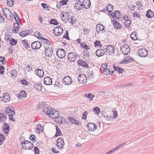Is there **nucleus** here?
Masks as SVG:
<instances>
[{
  "instance_id": "nucleus-1",
  "label": "nucleus",
  "mask_w": 154,
  "mask_h": 154,
  "mask_svg": "<svg viewBox=\"0 0 154 154\" xmlns=\"http://www.w3.org/2000/svg\"><path fill=\"white\" fill-rule=\"evenodd\" d=\"M22 146L24 149H31L33 146V144L30 141L27 140H25L22 142Z\"/></svg>"
},
{
  "instance_id": "nucleus-2",
  "label": "nucleus",
  "mask_w": 154,
  "mask_h": 154,
  "mask_svg": "<svg viewBox=\"0 0 154 154\" xmlns=\"http://www.w3.org/2000/svg\"><path fill=\"white\" fill-rule=\"evenodd\" d=\"M78 80L80 83L84 84L87 82V78L84 74H81L79 75Z\"/></svg>"
},
{
  "instance_id": "nucleus-3",
  "label": "nucleus",
  "mask_w": 154,
  "mask_h": 154,
  "mask_svg": "<svg viewBox=\"0 0 154 154\" xmlns=\"http://www.w3.org/2000/svg\"><path fill=\"white\" fill-rule=\"evenodd\" d=\"M105 50L107 52V54L110 55L114 52L115 51V49L113 46L108 45L106 46Z\"/></svg>"
},
{
  "instance_id": "nucleus-4",
  "label": "nucleus",
  "mask_w": 154,
  "mask_h": 154,
  "mask_svg": "<svg viewBox=\"0 0 154 154\" xmlns=\"http://www.w3.org/2000/svg\"><path fill=\"white\" fill-rule=\"evenodd\" d=\"M54 33L56 36H60L63 33V29L60 26H56L53 30Z\"/></svg>"
},
{
  "instance_id": "nucleus-5",
  "label": "nucleus",
  "mask_w": 154,
  "mask_h": 154,
  "mask_svg": "<svg viewBox=\"0 0 154 154\" xmlns=\"http://www.w3.org/2000/svg\"><path fill=\"white\" fill-rule=\"evenodd\" d=\"M45 54L46 56L51 57L53 53V49L51 46H48V47H45Z\"/></svg>"
},
{
  "instance_id": "nucleus-6",
  "label": "nucleus",
  "mask_w": 154,
  "mask_h": 154,
  "mask_svg": "<svg viewBox=\"0 0 154 154\" xmlns=\"http://www.w3.org/2000/svg\"><path fill=\"white\" fill-rule=\"evenodd\" d=\"M68 59L70 62H74L77 59L76 54L74 52L69 53L67 55Z\"/></svg>"
},
{
  "instance_id": "nucleus-7",
  "label": "nucleus",
  "mask_w": 154,
  "mask_h": 154,
  "mask_svg": "<svg viewBox=\"0 0 154 154\" xmlns=\"http://www.w3.org/2000/svg\"><path fill=\"white\" fill-rule=\"evenodd\" d=\"M56 54L59 58H62L65 57L66 52L63 49H59L56 51Z\"/></svg>"
},
{
  "instance_id": "nucleus-8",
  "label": "nucleus",
  "mask_w": 154,
  "mask_h": 154,
  "mask_svg": "<svg viewBox=\"0 0 154 154\" xmlns=\"http://www.w3.org/2000/svg\"><path fill=\"white\" fill-rule=\"evenodd\" d=\"M121 51L123 54L127 55L130 51V48L128 45H125L121 48Z\"/></svg>"
},
{
  "instance_id": "nucleus-9",
  "label": "nucleus",
  "mask_w": 154,
  "mask_h": 154,
  "mask_svg": "<svg viewBox=\"0 0 154 154\" xmlns=\"http://www.w3.org/2000/svg\"><path fill=\"white\" fill-rule=\"evenodd\" d=\"M63 82L66 85H70L72 82L71 78L69 76H65L63 80Z\"/></svg>"
},
{
  "instance_id": "nucleus-10",
  "label": "nucleus",
  "mask_w": 154,
  "mask_h": 154,
  "mask_svg": "<svg viewBox=\"0 0 154 154\" xmlns=\"http://www.w3.org/2000/svg\"><path fill=\"white\" fill-rule=\"evenodd\" d=\"M87 128L89 131H94L97 128V125L95 124L89 123L87 125Z\"/></svg>"
},
{
  "instance_id": "nucleus-11",
  "label": "nucleus",
  "mask_w": 154,
  "mask_h": 154,
  "mask_svg": "<svg viewBox=\"0 0 154 154\" xmlns=\"http://www.w3.org/2000/svg\"><path fill=\"white\" fill-rule=\"evenodd\" d=\"M64 143L63 140L61 138H59L57 140V146L58 149H60L64 146Z\"/></svg>"
},
{
  "instance_id": "nucleus-12",
  "label": "nucleus",
  "mask_w": 154,
  "mask_h": 154,
  "mask_svg": "<svg viewBox=\"0 0 154 154\" xmlns=\"http://www.w3.org/2000/svg\"><path fill=\"white\" fill-rule=\"evenodd\" d=\"M62 19L65 22H67L69 20V15L67 11L63 12L61 14Z\"/></svg>"
},
{
  "instance_id": "nucleus-13",
  "label": "nucleus",
  "mask_w": 154,
  "mask_h": 154,
  "mask_svg": "<svg viewBox=\"0 0 154 154\" xmlns=\"http://www.w3.org/2000/svg\"><path fill=\"white\" fill-rule=\"evenodd\" d=\"M147 51L145 49H141L138 51V54L141 57H146L147 54Z\"/></svg>"
},
{
  "instance_id": "nucleus-14",
  "label": "nucleus",
  "mask_w": 154,
  "mask_h": 154,
  "mask_svg": "<svg viewBox=\"0 0 154 154\" xmlns=\"http://www.w3.org/2000/svg\"><path fill=\"white\" fill-rule=\"evenodd\" d=\"M42 45V43L36 41L33 42L31 44V47L33 49H39Z\"/></svg>"
},
{
  "instance_id": "nucleus-15",
  "label": "nucleus",
  "mask_w": 154,
  "mask_h": 154,
  "mask_svg": "<svg viewBox=\"0 0 154 154\" xmlns=\"http://www.w3.org/2000/svg\"><path fill=\"white\" fill-rule=\"evenodd\" d=\"M101 67L103 69V71L104 73L106 75H108L110 73V71L109 69L107 68V65L104 63L102 64Z\"/></svg>"
},
{
  "instance_id": "nucleus-16",
  "label": "nucleus",
  "mask_w": 154,
  "mask_h": 154,
  "mask_svg": "<svg viewBox=\"0 0 154 154\" xmlns=\"http://www.w3.org/2000/svg\"><path fill=\"white\" fill-rule=\"evenodd\" d=\"M2 11L5 16L6 17L8 15L11 18V15H12V13L8 8H4L2 9Z\"/></svg>"
},
{
  "instance_id": "nucleus-17",
  "label": "nucleus",
  "mask_w": 154,
  "mask_h": 154,
  "mask_svg": "<svg viewBox=\"0 0 154 154\" xmlns=\"http://www.w3.org/2000/svg\"><path fill=\"white\" fill-rule=\"evenodd\" d=\"M11 100L10 95L8 93H5L3 94L2 100L3 102L5 103L9 102Z\"/></svg>"
},
{
  "instance_id": "nucleus-18",
  "label": "nucleus",
  "mask_w": 154,
  "mask_h": 154,
  "mask_svg": "<svg viewBox=\"0 0 154 154\" xmlns=\"http://www.w3.org/2000/svg\"><path fill=\"white\" fill-rule=\"evenodd\" d=\"M132 60V58L130 56H127L126 57H125L124 60L123 59L120 62V63L126 64L131 61ZM133 60L134 59H133Z\"/></svg>"
},
{
  "instance_id": "nucleus-19",
  "label": "nucleus",
  "mask_w": 154,
  "mask_h": 154,
  "mask_svg": "<svg viewBox=\"0 0 154 154\" xmlns=\"http://www.w3.org/2000/svg\"><path fill=\"white\" fill-rule=\"evenodd\" d=\"M82 6L86 9L88 8L91 5V2L90 0H84L82 3Z\"/></svg>"
},
{
  "instance_id": "nucleus-20",
  "label": "nucleus",
  "mask_w": 154,
  "mask_h": 154,
  "mask_svg": "<svg viewBox=\"0 0 154 154\" xmlns=\"http://www.w3.org/2000/svg\"><path fill=\"white\" fill-rule=\"evenodd\" d=\"M44 83L46 85H50L52 83V80L49 77H47L44 79Z\"/></svg>"
},
{
  "instance_id": "nucleus-21",
  "label": "nucleus",
  "mask_w": 154,
  "mask_h": 154,
  "mask_svg": "<svg viewBox=\"0 0 154 154\" xmlns=\"http://www.w3.org/2000/svg\"><path fill=\"white\" fill-rule=\"evenodd\" d=\"M75 8L77 10H80L82 8L83 6L82 3H81L80 1H77L75 4Z\"/></svg>"
},
{
  "instance_id": "nucleus-22",
  "label": "nucleus",
  "mask_w": 154,
  "mask_h": 154,
  "mask_svg": "<svg viewBox=\"0 0 154 154\" xmlns=\"http://www.w3.org/2000/svg\"><path fill=\"white\" fill-rule=\"evenodd\" d=\"M35 74L40 77H42L44 74V72L43 70L42 69H36L35 71Z\"/></svg>"
},
{
  "instance_id": "nucleus-23",
  "label": "nucleus",
  "mask_w": 154,
  "mask_h": 154,
  "mask_svg": "<svg viewBox=\"0 0 154 154\" xmlns=\"http://www.w3.org/2000/svg\"><path fill=\"white\" fill-rule=\"evenodd\" d=\"M95 54L96 56L100 57L104 54L105 51L103 49H98L96 51Z\"/></svg>"
},
{
  "instance_id": "nucleus-24",
  "label": "nucleus",
  "mask_w": 154,
  "mask_h": 154,
  "mask_svg": "<svg viewBox=\"0 0 154 154\" xmlns=\"http://www.w3.org/2000/svg\"><path fill=\"white\" fill-rule=\"evenodd\" d=\"M104 29V26L101 24H97L96 27V30L97 32L99 33L100 31H102Z\"/></svg>"
},
{
  "instance_id": "nucleus-25",
  "label": "nucleus",
  "mask_w": 154,
  "mask_h": 154,
  "mask_svg": "<svg viewBox=\"0 0 154 154\" xmlns=\"http://www.w3.org/2000/svg\"><path fill=\"white\" fill-rule=\"evenodd\" d=\"M52 114H51L50 117L53 119H56L59 116L60 113L59 111L55 110Z\"/></svg>"
},
{
  "instance_id": "nucleus-26",
  "label": "nucleus",
  "mask_w": 154,
  "mask_h": 154,
  "mask_svg": "<svg viewBox=\"0 0 154 154\" xmlns=\"http://www.w3.org/2000/svg\"><path fill=\"white\" fill-rule=\"evenodd\" d=\"M3 131H5V134H8L10 130L9 124L5 123L4 125H3Z\"/></svg>"
},
{
  "instance_id": "nucleus-27",
  "label": "nucleus",
  "mask_w": 154,
  "mask_h": 154,
  "mask_svg": "<svg viewBox=\"0 0 154 154\" xmlns=\"http://www.w3.org/2000/svg\"><path fill=\"white\" fill-rule=\"evenodd\" d=\"M55 121L59 124H62L66 122V120L61 116H59L56 119Z\"/></svg>"
},
{
  "instance_id": "nucleus-28",
  "label": "nucleus",
  "mask_w": 154,
  "mask_h": 154,
  "mask_svg": "<svg viewBox=\"0 0 154 154\" xmlns=\"http://www.w3.org/2000/svg\"><path fill=\"white\" fill-rule=\"evenodd\" d=\"M78 64L80 66L85 67H87L88 66V65L86 62H85L84 60H79L78 61Z\"/></svg>"
},
{
  "instance_id": "nucleus-29",
  "label": "nucleus",
  "mask_w": 154,
  "mask_h": 154,
  "mask_svg": "<svg viewBox=\"0 0 154 154\" xmlns=\"http://www.w3.org/2000/svg\"><path fill=\"white\" fill-rule=\"evenodd\" d=\"M14 110H11V112H9L7 114L8 115L9 119L10 120L12 121H15V120L13 119V116L15 114V111H14Z\"/></svg>"
},
{
  "instance_id": "nucleus-30",
  "label": "nucleus",
  "mask_w": 154,
  "mask_h": 154,
  "mask_svg": "<svg viewBox=\"0 0 154 154\" xmlns=\"http://www.w3.org/2000/svg\"><path fill=\"white\" fill-rule=\"evenodd\" d=\"M26 97V93L24 91H21L18 94V97L20 99H23Z\"/></svg>"
},
{
  "instance_id": "nucleus-31",
  "label": "nucleus",
  "mask_w": 154,
  "mask_h": 154,
  "mask_svg": "<svg viewBox=\"0 0 154 154\" xmlns=\"http://www.w3.org/2000/svg\"><path fill=\"white\" fill-rule=\"evenodd\" d=\"M146 16L148 18L152 17L154 16L153 12L150 9L146 13Z\"/></svg>"
},
{
  "instance_id": "nucleus-32",
  "label": "nucleus",
  "mask_w": 154,
  "mask_h": 154,
  "mask_svg": "<svg viewBox=\"0 0 154 154\" xmlns=\"http://www.w3.org/2000/svg\"><path fill=\"white\" fill-rule=\"evenodd\" d=\"M104 117L107 123H110L113 120V118L112 117L111 115H106L104 116Z\"/></svg>"
},
{
  "instance_id": "nucleus-33",
  "label": "nucleus",
  "mask_w": 154,
  "mask_h": 154,
  "mask_svg": "<svg viewBox=\"0 0 154 154\" xmlns=\"http://www.w3.org/2000/svg\"><path fill=\"white\" fill-rule=\"evenodd\" d=\"M112 23H113V26L116 28H120L121 26V25L115 20H112Z\"/></svg>"
},
{
  "instance_id": "nucleus-34",
  "label": "nucleus",
  "mask_w": 154,
  "mask_h": 154,
  "mask_svg": "<svg viewBox=\"0 0 154 154\" xmlns=\"http://www.w3.org/2000/svg\"><path fill=\"white\" fill-rule=\"evenodd\" d=\"M114 70L116 71H117L119 74L122 73L124 71L123 69H122L120 67H116L115 66H113Z\"/></svg>"
},
{
  "instance_id": "nucleus-35",
  "label": "nucleus",
  "mask_w": 154,
  "mask_h": 154,
  "mask_svg": "<svg viewBox=\"0 0 154 154\" xmlns=\"http://www.w3.org/2000/svg\"><path fill=\"white\" fill-rule=\"evenodd\" d=\"M68 119L69 121L72 123L77 125H79V123L78 122V121L76 119H73L72 117H69L68 118Z\"/></svg>"
},
{
  "instance_id": "nucleus-36",
  "label": "nucleus",
  "mask_w": 154,
  "mask_h": 154,
  "mask_svg": "<svg viewBox=\"0 0 154 154\" xmlns=\"http://www.w3.org/2000/svg\"><path fill=\"white\" fill-rule=\"evenodd\" d=\"M29 33V30H26L20 32L19 35L23 37L27 35Z\"/></svg>"
},
{
  "instance_id": "nucleus-37",
  "label": "nucleus",
  "mask_w": 154,
  "mask_h": 154,
  "mask_svg": "<svg viewBox=\"0 0 154 154\" xmlns=\"http://www.w3.org/2000/svg\"><path fill=\"white\" fill-rule=\"evenodd\" d=\"M84 95L86 97H88L90 101H91L93 100V98L94 97V96L91 93H88L84 94Z\"/></svg>"
},
{
  "instance_id": "nucleus-38",
  "label": "nucleus",
  "mask_w": 154,
  "mask_h": 154,
  "mask_svg": "<svg viewBox=\"0 0 154 154\" xmlns=\"http://www.w3.org/2000/svg\"><path fill=\"white\" fill-rule=\"evenodd\" d=\"M34 35L35 36L38 37L39 39H42L43 37H42V35L38 32H35L34 33Z\"/></svg>"
},
{
  "instance_id": "nucleus-39",
  "label": "nucleus",
  "mask_w": 154,
  "mask_h": 154,
  "mask_svg": "<svg viewBox=\"0 0 154 154\" xmlns=\"http://www.w3.org/2000/svg\"><path fill=\"white\" fill-rule=\"evenodd\" d=\"M6 117L3 113H0V122H2L5 121Z\"/></svg>"
},
{
  "instance_id": "nucleus-40",
  "label": "nucleus",
  "mask_w": 154,
  "mask_h": 154,
  "mask_svg": "<svg viewBox=\"0 0 154 154\" xmlns=\"http://www.w3.org/2000/svg\"><path fill=\"white\" fill-rule=\"evenodd\" d=\"M115 16L116 18H118V19L120 20L121 19L122 20V18L121 17H120V16H121V14L120 12L119 11H116V12H115Z\"/></svg>"
},
{
  "instance_id": "nucleus-41",
  "label": "nucleus",
  "mask_w": 154,
  "mask_h": 154,
  "mask_svg": "<svg viewBox=\"0 0 154 154\" xmlns=\"http://www.w3.org/2000/svg\"><path fill=\"white\" fill-rule=\"evenodd\" d=\"M131 38L133 40H136L137 39V38L136 35V32H133L131 34Z\"/></svg>"
},
{
  "instance_id": "nucleus-42",
  "label": "nucleus",
  "mask_w": 154,
  "mask_h": 154,
  "mask_svg": "<svg viewBox=\"0 0 154 154\" xmlns=\"http://www.w3.org/2000/svg\"><path fill=\"white\" fill-rule=\"evenodd\" d=\"M56 132L55 134V136L57 137L61 135V132L60 128L57 126H56Z\"/></svg>"
},
{
  "instance_id": "nucleus-43",
  "label": "nucleus",
  "mask_w": 154,
  "mask_h": 154,
  "mask_svg": "<svg viewBox=\"0 0 154 154\" xmlns=\"http://www.w3.org/2000/svg\"><path fill=\"white\" fill-rule=\"evenodd\" d=\"M9 73L13 77H14L17 75V71L15 69H12L9 71Z\"/></svg>"
},
{
  "instance_id": "nucleus-44",
  "label": "nucleus",
  "mask_w": 154,
  "mask_h": 154,
  "mask_svg": "<svg viewBox=\"0 0 154 154\" xmlns=\"http://www.w3.org/2000/svg\"><path fill=\"white\" fill-rule=\"evenodd\" d=\"M113 6L110 4L108 5L106 8V10L109 12H111L113 10Z\"/></svg>"
},
{
  "instance_id": "nucleus-45",
  "label": "nucleus",
  "mask_w": 154,
  "mask_h": 154,
  "mask_svg": "<svg viewBox=\"0 0 154 154\" xmlns=\"http://www.w3.org/2000/svg\"><path fill=\"white\" fill-rule=\"evenodd\" d=\"M55 110H53L51 108L47 109V110L46 112V113L47 115H48L50 117L51 114H52Z\"/></svg>"
},
{
  "instance_id": "nucleus-46",
  "label": "nucleus",
  "mask_w": 154,
  "mask_h": 154,
  "mask_svg": "<svg viewBox=\"0 0 154 154\" xmlns=\"http://www.w3.org/2000/svg\"><path fill=\"white\" fill-rule=\"evenodd\" d=\"M27 41L26 40H24L23 41V46L25 47L26 49H29L30 48V46L28 44L27 42Z\"/></svg>"
},
{
  "instance_id": "nucleus-47",
  "label": "nucleus",
  "mask_w": 154,
  "mask_h": 154,
  "mask_svg": "<svg viewBox=\"0 0 154 154\" xmlns=\"http://www.w3.org/2000/svg\"><path fill=\"white\" fill-rule=\"evenodd\" d=\"M131 21L129 19V20H127L125 21L124 23V25L126 27H128L130 26V25L131 24Z\"/></svg>"
},
{
  "instance_id": "nucleus-48",
  "label": "nucleus",
  "mask_w": 154,
  "mask_h": 154,
  "mask_svg": "<svg viewBox=\"0 0 154 154\" xmlns=\"http://www.w3.org/2000/svg\"><path fill=\"white\" fill-rule=\"evenodd\" d=\"M94 112L97 115H98L100 112V109L97 107H96L94 109Z\"/></svg>"
},
{
  "instance_id": "nucleus-49",
  "label": "nucleus",
  "mask_w": 154,
  "mask_h": 154,
  "mask_svg": "<svg viewBox=\"0 0 154 154\" xmlns=\"http://www.w3.org/2000/svg\"><path fill=\"white\" fill-rule=\"evenodd\" d=\"M136 8V7L133 5H131L129 6L128 10L129 12H131V11H133Z\"/></svg>"
},
{
  "instance_id": "nucleus-50",
  "label": "nucleus",
  "mask_w": 154,
  "mask_h": 154,
  "mask_svg": "<svg viewBox=\"0 0 154 154\" xmlns=\"http://www.w3.org/2000/svg\"><path fill=\"white\" fill-rule=\"evenodd\" d=\"M94 44L95 47L101 48L102 47V45H101L100 41H97L94 43Z\"/></svg>"
},
{
  "instance_id": "nucleus-51",
  "label": "nucleus",
  "mask_w": 154,
  "mask_h": 154,
  "mask_svg": "<svg viewBox=\"0 0 154 154\" xmlns=\"http://www.w3.org/2000/svg\"><path fill=\"white\" fill-rule=\"evenodd\" d=\"M29 138L33 143L35 142L36 141L35 136L34 135L32 134L29 137Z\"/></svg>"
},
{
  "instance_id": "nucleus-52",
  "label": "nucleus",
  "mask_w": 154,
  "mask_h": 154,
  "mask_svg": "<svg viewBox=\"0 0 154 154\" xmlns=\"http://www.w3.org/2000/svg\"><path fill=\"white\" fill-rule=\"evenodd\" d=\"M0 61L3 65H5L6 63V60L5 58L0 56Z\"/></svg>"
},
{
  "instance_id": "nucleus-53",
  "label": "nucleus",
  "mask_w": 154,
  "mask_h": 154,
  "mask_svg": "<svg viewBox=\"0 0 154 154\" xmlns=\"http://www.w3.org/2000/svg\"><path fill=\"white\" fill-rule=\"evenodd\" d=\"M50 23L51 24H53L54 25H57L58 23L55 19H52L50 20Z\"/></svg>"
},
{
  "instance_id": "nucleus-54",
  "label": "nucleus",
  "mask_w": 154,
  "mask_h": 154,
  "mask_svg": "<svg viewBox=\"0 0 154 154\" xmlns=\"http://www.w3.org/2000/svg\"><path fill=\"white\" fill-rule=\"evenodd\" d=\"M7 3L8 5L11 7L12 6L14 5L12 0H7Z\"/></svg>"
},
{
  "instance_id": "nucleus-55",
  "label": "nucleus",
  "mask_w": 154,
  "mask_h": 154,
  "mask_svg": "<svg viewBox=\"0 0 154 154\" xmlns=\"http://www.w3.org/2000/svg\"><path fill=\"white\" fill-rule=\"evenodd\" d=\"M35 87L38 91H41L42 90V87L41 84H36L35 85Z\"/></svg>"
},
{
  "instance_id": "nucleus-56",
  "label": "nucleus",
  "mask_w": 154,
  "mask_h": 154,
  "mask_svg": "<svg viewBox=\"0 0 154 154\" xmlns=\"http://www.w3.org/2000/svg\"><path fill=\"white\" fill-rule=\"evenodd\" d=\"M4 140L5 137H4V135L2 134H0V146L2 144Z\"/></svg>"
},
{
  "instance_id": "nucleus-57",
  "label": "nucleus",
  "mask_w": 154,
  "mask_h": 154,
  "mask_svg": "<svg viewBox=\"0 0 154 154\" xmlns=\"http://www.w3.org/2000/svg\"><path fill=\"white\" fill-rule=\"evenodd\" d=\"M17 41L14 39H12L10 40V44L12 46L15 45L17 44Z\"/></svg>"
},
{
  "instance_id": "nucleus-58",
  "label": "nucleus",
  "mask_w": 154,
  "mask_h": 154,
  "mask_svg": "<svg viewBox=\"0 0 154 154\" xmlns=\"http://www.w3.org/2000/svg\"><path fill=\"white\" fill-rule=\"evenodd\" d=\"M14 110V109L11 107H8L5 108V111L7 113V114L8 113L10 112H11V110Z\"/></svg>"
},
{
  "instance_id": "nucleus-59",
  "label": "nucleus",
  "mask_w": 154,
  "mask_h": 154,
  "mask_svg": "<svg viewBox=\"0 0 154 154\" xmlns=\"http://www.w3.org/2000/svg\"><path fill=\"white\" fill-rule=\"evenodd\" d=\"M81 45L83 48L86 50L89 49L90 48V47L89 46H88L87 45L85 44L84 43H81Z\"/></svg>"
},
{
  "instance_id": "nucleus-60",
  "label": "nucleus",
  "mask_w": 154,
  "mask_h": 154,
  "mask_svg": "<svg viewBox=\"0 0 154 154\" xmlns=\"http://www.w3.org/2000/svg\"><path fill=\"white\" fill-rule=\"evenodd\" d=\"M5 67L4 66L0 65V74L3 75L4 74Z\"/></svg>"
},
{
  "instance_id": "nucleus-61",
  "label": "nucleus",
  "mask_w": 154,
  "mask_h": 154,
  "mask_svg": "<svg viewBox=\"0 0 154 154\" xmlns=\"http://www.w3.org/2000/svg\"><path fill=\"white\" fill-rule=\"evenodd\" d=\"M34 151L35 154H39V149L36 146L34 147Z\"/></svg>"
},
{
  "instance_id": "nucleus-62",
  "label": "nucleus",
  "mask_w": 154,
  "mask_h": 154,
  "mask_svg": "<svg viewBox=\"0 0 154 154\" xmlns=\"http://www.w3.org/2000/svg\"><path fill=\"white\" fill-rule=\"evenodd\" d=\"M119 149L118 147L117 146L116 147L113 148L112 150H109L108 152L109 154H110L111 153L114 152L115 151Z\"/></svg>"
},
{
  "instance_id": "nucleus-63",
  "label": "nucleus",
  "mask_w": 154,
  "mask_h": 154,
  "mask_svg": "<svg viewBox=\"0 0 154 154\" xmlns=\"http://www.w3.org/2000/svg\"><path fill=\"white\" fill-rule=\"evenodd\" d=\"M133 17H136L137 18H140V15L139 13H138L137 12H135L133 14Z\"/></svg>"
},
{
  "instance_id": "nucleus-64",
  "label": "nucleus",
  "mask_w": 154,
  "mask_h": 154,
  "mask_svg": "<svg viewBox=\"0 0 154 154\" xmlns=\"http://www.w3.org/2000/svg\"><path fill=\"white\" fill-rule=\"evenodd\" d=\"M113 113V116L112 117H113V118H116L117 117V112L116 111L114 110L112 111Z\"/></svg>"
}]
</instances>
